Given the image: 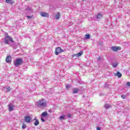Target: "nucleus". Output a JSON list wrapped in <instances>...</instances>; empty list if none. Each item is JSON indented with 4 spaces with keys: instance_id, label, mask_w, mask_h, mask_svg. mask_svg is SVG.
Masks as SVG:
<instances>
[{
    "instance_id": "obj_23",
    "label": "nucleus",
    "mask_w": 130,
    "mask_h": 130,
    "mask_svg": "<svg viewBox=\"0 0 130 130\" xmlns=\"http://www.w3.org/2000/svg\"><path fill=\"white\" fill-rule=\"evenodd\" d=\"M59 118L60 120H63V119H64V116H60Z\"/></svg>"
},
{
    "instance_id": "obj_21",
    "label": "nucleus",
    "mask_w": 130,
    "mask_h": 130,
    "mask_svg": "<svg viewBox=\"0 0 130 130\" xmlns=\"http://www.w3.org/2000/svg\"><path fill=\"white\" fill-rule=\"evenodd\" d=\"M90 37L89 34H87L85 35V39H90Z\"/></svg>"
},
{
    "instance_id": "obj_12",
    "label": "nucleus",
    "mask_w": 130,
    "mask_h": 130,
    "mask_svg": "<svg viewBox=\"0 0 130 130\" xmlns=\"http://www.w3.org/2000/svg\"><path fill=\"white\" fill-rule=\"evenodd\" d=\"M41 115L42 117H46L48 116V113H47V111H45L42 113Z\"/></svg>"
},
{
    "instance_id": "obj_28",
    "label": "nucleus",
    "mask_w": 130,
    "mask_h": 130,
    "mask_svg": "<svg viewBox=\"0 0 130 130\" xmlns=\"http://www.w3.org/2000/svg\"><path fill=\"white\" fill-rule=\"evenodd\" d=\"M126 85H127V86H128V87H130V82H127V83H126Z\"/></svg>"
},
{
    "instance_id": "obj_1",
    "label": "nucleus",
    "mask_w": 130,
    "mask_h": 130,
    "mask_svg": "<svg viewBox=\"0 0 130 130\" xmlns=\"http://www.w3.org/2000/svg\"><path fill=\"white\" fill-rule=\"evenodd\" d=\"M10 41V42H12V43H14V40H13V39H12V37L9 36V35L7 33L5 34V44H8V45H10V43L9 42Z\"/></svg>"
},
{
    "instance_id": "obj_20",
    "label": "nucleus",
    "mask_w": 130,
    "mask_h": 130,
    "mask_svg": "<svg viewBox=\"0 0 130 130\" xmlns=\"http://www.w3.org/2000/svg\"><path fill=\"white\" fill-rule=\"evenodd\" d=\"M73 93H78V91H79V89L78 88H74L73 90Z\"/></svg>"
},
{
    "instance_id": "obj_2",
    "label": "nucleus",
    "mask_w": 130,
    "mask_h": 130,
    "mask_svg": "<svg viewBox=\"0 0 130 130\" xmlns=\"http://www.w3.org/2000/svg\"><path fill=\"white\" fill-rule=\"evenodd\" d=\"M37 104L39 107H44V106H46V102H45L44 99H43L41 101H39Z\"/></svg>"
},
{
    "instance_id": "obj_27",
    "label": "nucleus",
    "mask_w": 130,
    "mask_h": 130,
    "mask_svg": "<svg viewBox=\"0 0 130 130\" xmlns=\"http://www.w3.org/2000/svg\"><path fill=\"white\" fill-rule=\"evenodd\" d=\"M67 116L69 118H71V117H72V115H71V114H68Z\"/></svg>"
},
{
    "instance_id": "obj_24",
    "label": "nucleus",
    "mask_w": 130,
    "mask_h": 130,
    "mask_svg": "<svg viewBox=\"0 0 130 130\" xmlns=\"http://www.w3.org/2000/svg\"><path fill=\"white\" fill-rule=\"evenodd\" d=\"M70 88H72V85H66V89H69Z\"/></svg>"
},
{
    "instance_id": "obj_3",
    "label": "nucleus",
    "mask_w": 130,
    "mask_h": 130,
    "mask_svg": "<svg viewBox=\"0 0 130 130\" xmlns=\"http://www.w3.org/2000/svg\"><path fill=\"white\" fill-rule=\"evenodd\" d=\"M23 63V60L22 58H17L16 61L14 62V66L15 67H18L19 66H21Z\"/></svg>"
},
{
    "instance_id": "obj_15",
    "label": "nucleus",
    "mask_w": 130,
    "mask_h": 130,
    "mask_svg": "<svg viewBox=\"0 0 130 130\" xmlns=\"http://www.w3.org/2000/svg\"><path fill=\"white\" fill-rule=\"evenodd\" d=\"M95 17H96V19H98V20H100V19H101V18H102L103 15H102V14L99 13Z\"/></svg>"
},
{
    "instance_id": "obj_33",
    "label": "nucleus",
    "mask_w": 130,
    "mask_h": 130,
    "mask_svg": "<svg viewBox=\"0 0 130 130\" xmlns=\"http://www.w3.org/2000/svg\"><path fill=\"white\" fill-rule=\"evenodd\" d=\"M107 87H108V85L105 84V88H107Z\"/></svg>"
},
{
    "instance_id": "obj_35",
    "label": "nucleus",
    "mask_w": 130,
    "mask_h": 130,
    "mask_svg": "<svg viewBox=\"0 0 130 130\" xmlns=\"http://www.w3.org/2000/svg\"><path fill=\"white\" fill-rule=\"evenodd\" d=\"M126 3H128L129 2H130V0H126Z\"/></svg>"
},
{
    "instance_id": "obj_16",
    "label": "nucleus",
    "mask_w": 130,
    "mask_h": 130,
    "mask_svg": "<svg viewBox=\"0 0 130 130\" xmlns=\"http://www.w3.org/2000/svg\"><path fill=\"white\" fill-rule=\"evenodd\" d=\"M6 2L7 4H9L10 5H12L14 3L12 0H6Z\"/></svg>"
},
{
    "instance_id": "obj_19",
    "label": "nucleus",
    "mask_w": 130,
    "mask_h": 130,
    "mask_svg": "<svg viewBox=\"0 0 130 130\" xmlns=\"http://www.w3.org/2000/svg\"><path fill=\"white\" fill-rule=\"evenodd\" d=\"M112 66L113 68H117V66H118V63H113Z\"/></svg>"
},
{
    "instance_id": "obj_14",
    "label": "nucleus",
    "mask_w": 130,
    "mask_h": 130,
    "mask_svg": "<svg viewBox=\"0 0 130 130\" xmlns=\"http://www.w3.org/2000/svg\"><path fill=\"white\" fill-rule=\"evenodd\" d=\"M34 120H36V121L34 122V124L35 125H36V126H37V125H38V124H39V120H38V119H36V118H35Z\"/></svg>"
},
{
    "instance_id": "obj_4",
    "label": "nucleus",
    "mask_w": 130,
    "mask_h": 130,
    "mask_svg": "<svg viewBox=\"0 0 130 130\" xmlns=\"http://www.w3.org/2000/svg\"><path fill=\"white\" fill-rule=\"evenodd\" d=\"M64 50H62L61 47H58L56 48L55 49V54L56 55H58L59 53H61V52H63Z\"/></svg>"
},
{
    "instance_id": "obj_7",
    "label": "nucleus",
    "mask_w": 130,
    "mask_h": 130,
    "mask_svg": "<svg viewBox=\"0 0 130 130\" xmlns=\"http://www.w3.org/2000/svg\"><path fill=\"white\" fill-rule=\"evenodd\" d=\"M25 10L27 11V13L28 14H32L33 13V12H34L32 9V8L29 7H27L25 9Z\"/></svg>"
},
{
    "instance_id": "obj_13",
    "label": "nucleus",
    "mask_w": 130,
    "mask_h": 130,
    "mask_svg": "<svg viewBox=\"0 0 130 130\" xmlns=\"http://www.w3.org/2000/svg\"><path fill=\"white\" fill-rule=\"evenodd\" d=\"M82 54H83V51H81L77 54H74V56H76V57H79L81 56Z\"/></svg>"
},
{
    "instance_id": "obj_6",
    "label": "nucleus",
    "mask_w": 130,
    "mask_h": 130,
    "mask_svg": "<svg viewBox=\"0 0 130 130\" xmlns=\"http://www.w3.org/2000/svg\"><path fill=\"white\" fill-rule=\"evenodd\" d=\"M111 49L112 50H113V51H118V50H120V49H121V47H120V46H118V47H111Z\"/></svg>"
},
{
    "instance_id": "obj_29",
    "label": "nucleus",
    "mask_w": 130,
    "mask_h": 130,
    "mask_svg": "<svg viewBox=\"0 0 130 130\" xmlns=\"http://www.w3.org/2000/svg\"><path fill=\"white\" fill-rule=\"evenodd\" d=\"M7 92H10L11 89H10V87H8L7 88Z\"/></svg>"
},
{
    "instance_id": "obj_17",
    "label": "nucleus",
    "mask_w": 130,
    "mask_h": 130,
    "mask_svg": "<svg viewBox=\"0 0 130 130\" xmlns=\"http://www.w3.org/2000/svg\"><path fill=\"white\" fill-rule=\"evenodd\" d=\"M59 17H60V14L59 13V12H58L55 15V18L56 19V20H58Z\"/></svg>"
},
{
    "instance_id": "obj_22",
    "label": "nucleus",
    "mask_w": 130,
    "mask_h": 130,
    "mask_svg": "<svg viewBox=\"0 0 130 130\" xmlns=\"http://www.w3.org/2000/svg\"><path fill=\"white\" fill-rule=\"evenodd\" d=\"M121 97L122 99H125L126 98V95L122 94L121 95Z\"/></svg>"
},
{
    "instance_id": "obj_5",
    "label": "nucleus",
    "mask_w": 130,
    "mask_h": 130,
    "mask_svg": "<svg viewBox=\"0 0 130 130\" xmlns=\"http://www.w3.org/2000/svg\"><path fill=\"white\" fill-rule=\"evenodd\" d=\"M24 119L26 122L30 123V122L31 121L32 118H31V117H30L29 116H24Z\"/></svg>"
},
{
    "instance_id": "obj_10",
    "label": "nucleus",
    "mask_w": 130,
    "mask_h": 130,
    "mask_svg": "<svg viewBox=\"0 0 130 130\" xmlns=\"http://www.w3.org/2000/svg\"><path fill=\"white\" fill-rule=\"evenodd\" d=\"M11 59H12V57L10 55L7 56L6 59V62H8L9 63H10Z\"/></svg>"
},
{
    "instance_id": "obj_30",
    "label": "nucleus",
    "mask_w": 130,
    "mask_h": 130,
    "mask_svg": "<svg viewBox=\"0 0 130 130\" xmlns=\"http://www.w3.org/2000/svg\"><path fill=\"white\" fill-rule=\"evenodd\" d=\"M41 119L42 121H43L44 122V121H45V120L42 117L41 118Z\"/></svg>"
},
{
    "instance_id": "obj_11",
    "label": "nucleus",
    "mask_w": 130,
    "mask_h": 130,
    "mask_svg": "<svg viewBox=\"0 0 130 130\" xmlns=\"http://www.w3.org/2000/svg\"><path fill=\"white\" fill-rule=\"evenodd\" d=\"M115 77H118V78H121L122 74H121V73H120V72H117V73L116 74H115Z\"/></svg>"
},
{
    "instance_id": "obj_26",
    "label": "nucleus",
    "mask_w": 130,
    "mask_h": 130,
    "mask_svg": "<svg viewBox=\"0 0 130 130\" xmlns=\"http://www.w3.org/2000/svg\"><path fill=\"white\" fill-rule=\"evenodd\" d=\"M26 18H28V19H32V17L31 16L27 15L26 16Z\"/></svg>"
},
{
    "instance_id": "obj_32",
    "label": "nucleus",
    "mask_w": 130,
    "mask_h": 130,
    "mask_svg": "<svg viewBox=\"0 0 130 130\" xmlns=\"http://www.w3.org/2000/svg\"><path fill=\"white\" fill-rule=\"evenodd\" d=\"M101 59V57H99L98 58V60L100 61Z\"/></svg>"
},
{
    "instance_id": "obj_18",
    "label": "nucleus",
    "mask_w": 130,
    "mask_h": 130,
    "mask_svg": "<svg viewBox=\"0 0 130 130\" xmlns=\"http://www.w3.org/2000/svg\"><path fill=\"white\" fill-rule=\"evenodd\" d=\"M105 108L108 109L109 108H111V106L110 105L106 104L104 106Z\"/></svg>"
},
{
    "instance_id": "obj_8",
    "label": "nucleus",
    "mask_w": 130,
    "mask_h": 130,
    "mask_svg": "<svg viewBox=\"0 0 130 130\" xmlns=\"http://www.w3.org/2000/svg\"><path fill=\"white\" fill-rule=\"evenodd\" d=\"M40 15H41V16H42V17H47V18H48V17H49V14H48V13H46L44 12H41L40 13Z\"/></svg>"
},
{
    "instance_id": "obj_31",
    "label": "nucleus",
    "mask_w": 130,
    "mask_h": 130,
    "mask_svg": "<svg viewBox=\"0 0 130 130\" xmlns=\"http://www.w3.org/2000/svg\"><path fill=\"white\" fill-rule=\"evenodd\" d=\"M96 130H101V128H100V127H97Z\"/></svg>"
},
{
    "instance_id": "obj_36",
    "label": "nucleus",
    "mask_w": 130,
    "mask_h": 130,
    "mask_svg": "<svg viewBox=\"0 0 130 130\" xmlns=\"http://www.w3.org/2000/svg\"><path fill=\"white\" fill-rule=\"evenodd\" d=\"M115 1V3H116V2H117V1L118 0H114Z\"/></svg>"
},
{
    "instance_id": "obj_25",
    "label": "nucleus",
    "mask_w": 130,
    "mask_h": 130,
    "mask_svg": "<svg viewBox=\"0 0 130 130\" xmlns=\"http://www.w3.org/2000/svg\"><path fill=\"white\" fill-rule=\"evenodd\" d=\"M26 126H26L25 124H22V128H23V129L26 128Z\"/></svg>"
},
{
    "instance_id": "obj_9",
    "label": "nucleus",
    "mask_w": 130,
    "mask_h": 130,
    "mask_svg": "<svg viewBox=\"0 0 130 130\" xmlns=\"http://www.w3.org/2000/svg\"><path fill=\"white\" fill-rule=\"evenodd\" d=\"M8 108L9 111H13L14 110V105H13L12 104H10L8 105Z\"/></svg>"
},
{
    "instance_id": "obj_34",
    "label": "nucleus",
    "mask_w": 130,
    "mask_h": 130,
    "mask_svg": "<svg viewBox=\"0 0 130 130\" xmlns=\"http://www.w3.org/2000/svg\"><path fill=\"white\" fill-rule=\"evenodd\" d=\"M48 112H51V109L48 110Z\"/></svg>"
}]
</instances>
